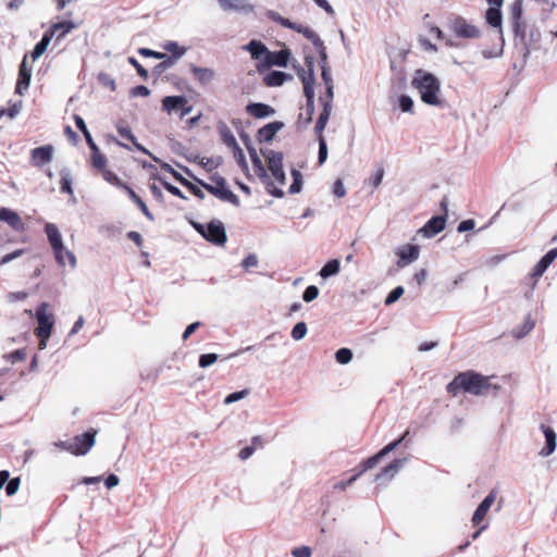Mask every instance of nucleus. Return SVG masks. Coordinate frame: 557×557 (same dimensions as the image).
I'll return each instance as SVG.
<instances>
[{"instance_id": "obj_1", "label": "nucleus", "mask_w": 557, "mask_h": 557, "mask_svg": "<svg viewBox=\"0 0 557 557\" xmlns=\"http://www.w3.org/2000/svg\"><path fill=\"white\" fill-rule=\"evenodd\" d=\"M499 389V385L491 383L490 376L474 370L459 372L446 386L447 393L453 396H457L461 391L475 396L485 395L492 391V395L496 396Z\"/></svg>"}, {"instance_id": "obj_2", "label": "nucleus", "mask_w": 557, "mask_h": 557, "mask_svg": "<svg viewBox=\"0 0 557 557\" xmlns=\"http://www.w3.org/2000/svg\"><path fill=\"white\" fill-rule=\"evenodd\" d=\"M411 85L419 91L420 98L424 103L434 107H444V101L438 97L441 83L434 74L418 69L414 72Z\"/></svg>"}, {"instance_id": "obj_3", "label": "nucleus", "mask_w": 557, "mask_h": 557, "mask_svg": "<svg viewBox=\"0 0 557 557\" xmlns=\"http://www.w3.org/2000/svg\"><path fill=\"white\" fill-rule=\"evenodd\" d=\"M447 27L457 38L475 39L481 36L480 28L473 24L468 23V21L461 15H453L449 17Z\"/></svg>"}, {"instance_id": "obj_4", "label": "nucleus", "mask_w": 557, "mask_h": 557, "mask_svg": "<svg viewBox=\"0 0 557 557\" xmlns=\"http://www.w3.org/2000/svg\"><path fill=\"white\" fill-rule=\"evenodd\" d=\"M49 304L41 302L36 309L37 327L35 330L37 337L50 338L54 318L52 313H48Z\"/></svg>"}, {"instance_id": "obj_5", "label": "nucleus", "mask_w": 557, "mask_h": 557, "mask_svg": "<svg viewBox=\"0 0 557 557\" xmlns=\"http://www.w3.org/2000/svg\"><path fill=\"white\" fill-rule=\"evenodd\" d=\"M556 258H557V247L548 250L532 268L530 277L533 280V282L531 284L530 290L524 294V296L527 298L532 297L533 290L537 284V280L546 272V270L555 261Z\"/></svg>"}, {"instance_id": "obj_6", "label": "nucleus", "mask_w": 557, "mask_h": 557, "mask_svg": "<svg viewBox=\"0 0 557 557\" xmlns=\"http://www.w3.org/2000/svg\"><path fill=\"white\" fill-rule=\"evenodd\" d=\"M409 53V49H400L391 58L392 79H397L399 87L406 86L407 83L406 62Z\"/></svg>"}, {"instance_id": "obj_7", "label": "nucleus", "mask_w": 557, "mask_h": 557, "mask_svg": "<svg viewBox=\"0 0 557 557\" xmlns=\"http://www.w3.org/2000/svg\"><path fill=\"white\" fill-rule=\"evenodd\" d=\"M289 58L290 50L288 48H283L278 51H270L268 49V53L265 54L263 62L257 65V70L261 73L272 66L286 67L288 65Z\"/></svg>"}, {"instance_id": "obj_8", "label": "nucleus", "mask_w": 557, "mask_h": 557, "mask_svg": "<svg viewBox=\"0 0 557 557\" xmlns=\"http://www.w3.org/2000/svg\"><path fill=\"white\" fill-rule=\"evenodd\" d=\"M203 238L212 245L224 246L227 240V234L224 224L220 220H211L206 225Z\"/></svg>"}, {"instance_id": "obj_9", "label": "nucleus", "mask_w": 557, "mask_h": 557, "mask_svg": "<svg viewBox=\"0 0 557 557\" xmlns=\"http://www.w3.org/2000/svg\"><path fill=\"white\" fill-rule=\"evenodd\" d=\"M162 110L168 113L180 111V117L183 119L191 112L193 107L185 96H166L162 99Z\"/></svg>"}, {"instance_id": "obj_10", "label": "nucleus", "mask_w": 557, "mask_h": 557, "mask_svg": "<svg viewBox=\"0 0 557 557\" xmlns=\"http://www.w3.org/2000/svg\"><path fill=\"white\" fill-rule=\"evenodd\" d=\"M96 434L97 431L90 429L72 438V444L75 447V456H84L91 449L96 443Z\"/></svg>"}, {"instance_id": "obj_11", "label": "nucleus", "mask_w": 557, "mask_h": 557, "mask_svg": "<svg viewBox=\"0 0 557 557\" xmlns=\"http://www.w3.org/2000/svg\"><path fill=\"white\" fill-rule=\"evenodd\" d=\"M490 4V8L485 12V20L486 23L497 28V34L499 35V32L503 33L502 24H503V13H502V7L504 3V0H486Z\"/></svg>"}, {"instance_id": "obj_12", "label": "nucleus", "mask_w": 557, "mask_h": 557, "mask_svg": "<svg viewBox=\"0 0 557 557\" xmlns=\"http://www.w3.org/2000/svg\"><path fill=\"white\" fill-rule=\"evenodd\" d=\"M199 186L222 201L230 202L235 207L240 206V200L238 196L234 194L227 186L223 188H216L207 182H199Z\"/></svg>"}, {"instance_id": "obj_13", "label": "nucleus", "mask_w": 557, "mask_h": 557, "mask_svg": "<svg viewBox=\"0 0 557 557\" xmlns=\"http://www.w3.org/2000/svg\"><path fill=\"white\" fill-rule=\"evenodd\" d=\"M45 233L47 235L48 242L53 250L54 258L57 262H61V248L63 245L62 235L58 228V226L53 223L45 224Z\"/></svg>"}, {"instance_id": "obj_14", "label": "nucleus", "mask_w": 557, "mask_h": 557, "mask_svg": "<svg viewBox=\"0 0 557 557\" xmlns=\"http://www.w3.org/2000/svg\"><path fill=\"white\" fill-rule=\"evenodd\" d=\"M285 124L282 121L270 122L257 131L256 139L259 144H270L275 135L283 129Z\"/></svg>"}, {"instance_id": "obj_15", "label": "nucleus", "mask_w": 557, "mask_h": 557, "mask_svg": "<svg viewBox=\"0 0 557 557\" xmlns=\"http://www.w3.org/2000/svg\"><path fill=\"white\" fill-rule=\"evenodd\" d=\"M420 248L418 245L408 244L399 247L396 250L398 256L397 267L405 268L408 264L414 262L419 258Z\"/></svg>"}, {"instance_id": "obj_16", "label": "nucleus", "mask_w": 557, "mask_h": 557, "mask_svg": "<svg viewBox=\"0 0 557 557\" xmlns=\"http://www.w3.org/2000/svg\"><path fill=\"white\" fill-rule=\"evenodd\" d=\"M496 490L493 488L490 491V493L483 498V500L478 505L476 509L473 512L471 522L474 527L480 525V523L485 518L487 511L490 510L491 506L494 504L496 499Z\"/></svg>"}, {"instance_id": "obj_17", "label": "nucleus", "mask_w": 557, "mask_h": 557, "mask_svg": "<svg viewBox=\"0 0 557 557\" xmlns=\"http://www.w3.org/2000/svg\"><path fill=\"white\" fill-rule=\"evenodd\" d=\"M53 158V147L45 145L34 148L30 151V163L36 168H41L51 162Z\"/></svg>"}, {"instance_id": "obj_18", "label": "nucleus", "mask_w": 557, "mask_h": 557, "mask_svg": "<svg viewBox=\"0 0 557 557\" xmlns=\"http://www.w3.org/2000/svg\"><path fill=\"white\" fill-rule=\"evenodd\" d=\"M446 225L445 215L432 216L419 231L424 237L432 238L441 233Z\"/></svg>"}, {"instance_id": "obj_19", "label": "nucleus", "mask_w": 557, "mask_h": 557, "mask_svg": "<svg viewBox=\"0 0 557 557\" xmlns=\"http://www.w3.org/2000/svg\"><path fill=\"white\" fill-rule=\"evenodd\" d=\"M245 110L247 114L259 120L273 116L276 113L272 106L263 102H249Z\"/></svg>"}, {"instance_id": "obj_20", "label": "nucleus", "mask_w": 557, "mask_h": 557, "mask_svg": "<svg viewBox=\"0 0 557 557\" xmlns=\"http://www.w3.org/2000/svg\"><path fill=\"white\" fill-rule=\"evenodd\" d=\"M32 79V69L27 66L26 55L24 57L18 69V77L15 86V94L24 95L25 90L29 87Z\"/></svg>"}, {"instance_id": "obj_21", "label": "nucleus", "mask_w": 557, "mask_h": 557, "mask_svg": "<svg viewBox=\"0 0 557 557\" xmlns=\"http://www.w3.org/2000/svg\"><path fill=\"white\" fill-rule=\"evenodd\" d=\"M541 430L543 431L545 437V446L540 450V456L548 457L552 455L557 446V435L553 428L541 424Z\"/></svg>"}, {"instance_id": "obj_22", "label": "nucleus", "mask_w": 557, "mask_h": 557, "mask_svg": "<svg viewBox=\"0 0 557 557\" xmlns=\"http://www.w3.org/2000/svg\"><path fill=\"white\" fill-rule=\"evenodd\" d=\"M0 221L8 223L16 232L25 230V224L21 216L9 208L0 207Z\"/></svg>"}, {"instance_id": "obj_23", "label": "nucleus", "mask_w": 557, "mask_h": 557, "mask_svg": "<svg viewBox=\"0 0 557 557\" xmlns=\"http://www.w3.org/2000/svg\"><path fill=\"white\" fill-rule=\"evenodd\" d=\"M299 72V78L304 85L306 101H314L315 75L312 73H306L305 69H300Z\"/></svg>"}, {"instance_id": "obj_24", "label": "nucleus", "mask_w": 557, "mask_h": 557, "mask_svg": "<svg viewBox=\"0 0 557 557\" xmlns=\"http://www.w3.org/2000/svg\"><path fill=\"white\" fill-rule=\"evenodd\" d=\"M293 76L286 72L272 70L265 74L263 77V83L268 87H278L282 86L285 82L292 81Z\"/></svg>"}, {"instance_id": "obj_25", "label": "nucleus", "mask_w": 557, "mask_h": 557, "mask_svg": "<svg viewBox=\"0 0 557 557\" xmlns=\"http://www.w3.org/2000/svg\"><path fill=\"white\" fill-rule=\"evenodd\" d=\"M523 16V0H515L509 7V23L511 28L519 29Z\"/></svg>"}, {"instance_id": "obj_26", "label": "nucleus", "mask_w": 557, "mask_h": 557, "mask_svg": "<svg viewBox=\"0 0 557 557\" xmlns=\"http://www.w3.org/2000/svg\"><path fill=\"white\" fill-rule=\"evenodd\" d=\"M331 112H332V104H330L329 102H324L322 111L320 112L318 120L315 122V125H314V134H315L317 138L324 137L323 132H324L325 126L331 116Z\"/></svg>"}, {"instance_id": "obj_27", "label": "nucleus", "mask_w": 557, "mask_h": 557, "mask_svg": "<svg viewBox=\"0 0 557 557\" xmlns=\"http://www.w3.org/2000/svg\"><path fill=\"white\" fill-rule=\"evenodd\" d=\"M189 69L190 72L194 74L195 78L202 86L210 84L215 77V73L212 69L200 67L195 64H190Z\"/></svg>"}, {"instance_id": "obj_28", "label": "nucleus", "mask_w": 557, "mask_h": 557, "mask_svg": "<svg viewBox=\"0 0 557 557\" xmlns=\"http://www.w3.org/2000/svg\"><path fill=\"white\" fill-rule=\"evenodd\" d=\"M308 40H310L312 42V45L314 46L318 54H319V66L322 67V66H330L329 65V62H327V52H326V47L323 42V40L320 38V36L313 32L310 36V38H308Z\"/></svg>"}, {"instance_id": "obj_29", "label": "nucleus", "mask_w": 557, "mask_h": 557, "mask_svg": "<svg viewBox=\"0 0 557 557\" xmlns=\"http://www.w3.org/2000/svg\"><path fill=\"white\" fill-rule=\"evenodd\" d=\"M245 48L250 53L251 58L258 60L260 63L263 62L268 53V47L256 39L250 40Z\"/></svg>"}, {"instance_id": "obj_30", "label": "nucleus", "mask_w": 557, "mask_h": 557, "mask_svg": "<svg viewBox=\"0 0 557 557\" xmlns=\"http://www.w3.org/2000/svg\"><path fill=\"white\" fill-rule=\"evenodd\" d=\"M124 190L128 195V197L137 205L138 209L143 212V214L149 220L154 221V215L151 213L146 202L139 197L136 191L127 185Z\"/></svg>"}, {"instance_id": "obj_31", "label": "nucleus", "mask_w": 557, "mask_h": 557, "mask_svg": "<svg viewBox=\"0 0 557 557\" xmlns=\"http://www.w3.org/2000/svg\"><path fill=\"white\" fill-rule=\"evenodd\" d=\"M218 132L220 134V137L222 141L231 149L236 148V146H239L234 134L230 129V127L225 124V122L220 121L218 123Z\"/></svg>"}, {"instance_id": "obj_32", "label": "nucleus", "mask_w": 557, "mask_h": 557, "mask_svg": "<svg viewBox=\"0 0 557 557\" xmlns=\"http://www.w3.org/2000/svg\"><path fill=\"white\" fill-rule=\"evenodd\" d=\"M540 41H541L540 29L535 25L529 26L528 48H525V52H523V59H527L533 49L539 48Z\"/></svg>"}, {"instance_id": "obj_33", "label": "nucleus", "mask_w": 557, "mask_h": 557, "mask_svg": "<svg viewBox=\"0 0 557 557\" xmlns=\"http://www.w3.org/2000/svg\"><path fill=\"white\" fill-rule=\"evenodd\" d=\"M406 459H394L391 463L385 466L376 475L375 480H380L382 478L392 479L403 467Z\"/></svg>"}, {"instance_id": "obj_34", "label": "nucleus", "mask_w": 557, "mask_h": 557, "mask_svg": "<svg viewBox=\"0 0 557 557\" xmlns=\"http://www.w3.org/2000/svg\"><path fill=\"white\" fill-rule=\"evenodd\" d=\"M528 32H529V25H527L524 22L520 23L519 29L516 30L512 28V33L516 40V46L521 47V52H525V48H528Z\"/></svg>"}, {"instance_id": "obj_35", "label": "nucleus", "mask_w": 557, "mask_h": 557, "mask_svg": "<svg viewBox=\"0 0 557 557\" xmlns=\"http://www.w3.org/2000/svg\"><path fill=\"white\" fill-rule=\"evenodd\" d=\"M341 271V262L338 259H331L329 260L319 271V275L322 278H329L331 276H334L338 274Z\"/></svg>"}, {"instance_id": "obj_36", "label": "nucleus", "mask_w": 557, "mask_h": 557, "mask_svg": "<svg viewBox=\"0 0 557 557\" xmlns=\"http://www.w3.org/2000/svg\"><path fill=\"white\" fill-rule=\"evenodd\" d=\"M57 35V40H62L76 25L72 21H61L50 26Z\"/></svg>"}, {"instance_id": "obj_37", "label": "nucleus", "mask_w": 557, "mask_h": 557, "mask_svg": "<svg viewBox=\"0 0 557 557\" xmlns=\"http://www.w3.org/2000/svg\"><path fill=\"white\" fill-rule=\"evenodd\" d=\"M162 61L154 65L151 70V74L154 79H158L168 69L173 66L176 62V57H169L165 53V58L161 59Z\"/></svg>"}, {"instance_id": "obj_38", "label": "nucleus", "mask_w": 557, "mask_h": 557, "mask_svg": "<svg viewBox=\"0 0 557 557\" xmlns=\"http://www.w3.org/2000/svg\"><path fill=\"white\" fill-rule=\"evenodd\" d=\"M281 26L302 34L307 39L310 38L311 34L314 32L308 26H304L302 24H298L296 22L290 21L289 18L283 17L280 23Z\"/></svg>"}, {"instance_id": "obj_39", "label": "nucleus", "mask_w": 557, "mask_h": 557, "mask_svg": "<svg viewBox=\"0 0 557 557\" xmlns=\"http://www.w3.org/2000/svg\"><path fill=\"white\" fill-rule=\"evenodd\" d=\"M269 169H270L273 177L275 178V181L280 185H284L286 182V176H285V172L283 169V159H277L273 162H270Z\"/></svg>"}, {"instance_id": "obj_40", "label": "nucleus", "mask_w": 557, "mask_h": 557, "mask_svg": "<svg viewBox=\"0 0 557 557\" xmlns=\"http://www.w3.org/2000/svg\"><path fill=\"white\" fill-rule=\"evenodd\" d=\"M194 160L197 161L207 172H212L223 163V158L221 156L214 158H200L197 156Z\"/></svg>"}, {"instance_id": "obj_41", "label": "nucleus", "mask_w": 557, "mask_h": 557, "mask_svg": "<svg viewBox=\"0 0 557 557\" xmlns=\"http://www.w3.org/2000/svg\"><path fill=\"white\" fill-rule=\"evenodd\" d=\"M61 180H60V191L63 194L73 195V187H72V176L69 169H62L60 171Z\"/></svg>"}, {"instance_id": "obj_42", "label": "nucleus", "mask_w": 557, "mask_h": 557, "mask_svg": "<svg viewBox=\"0 0 557 557\" xmlns=\"http://www.w3.org/2000/svg\"><path fill=\"white\" fill-rule=\"evenodd\" d=\"M234 159L236 160L238 166L240 170L246 174L247 178H251V175L249 174V166L248 162L246 160V156L243 151V149L239 146H236V148L232 149Z\"/></svg>"}, {"instance_id": "obj_43", "label": "nucleus", "mask_w": 557, "mask_h": 557, "mask_svg": "<svg viewBox=\"0 0 557 557\" xmlns=\"http://www.w3.org/2000/svg\"><path fill=\"white\" fill-rule=\"evenodd\" d=\"M534 326L535 323L532 321L531 317L528 315L520 326L512 330V335L518 339L523 338L534 329Z\"/></svg>"}, {"instance_id": "obj_44", "label": "nucleus", "mask_w": 557, "mask_h": 557, "mask_svg": "<svg viewBox=\"0 0 557 557\" xmlns=\"http://www.w3.org/2000/svg\"><path fill=\"white\" fill-rule=\"evenodd\" d=\"M101 173H102L103 180L107 181L108 183L112 184L113 186L121 188L123 190L127 186V184L122 182L120 180V177L111 170H108L107 168H104L103 170H101Z\"/></svg>"}, {"instance_id": "obj_45", "label": "nucleus", "mask_w": 557, "mask_h": 557, "mask_svg": "<svg viewBox=\"0 0 557 557\" xmlns=\"http://www.w3.org/2000/svg\"><path fill=\"white\" fill-rule=\"evenodd\" d=\"M163 49L171 52V55L170 57H176V61L182 58L185 52H186V48L185 47H181L178 45V42L176 41H168L163 45Z\"/></svg>"}, {"instance_id": "obj_46", "label": "nucleus", "mask_w": 557, "mask_h": 557, "mask_svg": "<svg viewBox=\"0 0 557 557\" xmlns=\"http://www.w3.org/2000/svg\"><path fill=\"white\" fill-rule=\"evenodd\" d=\"M253 171L256 175L259 177V180L262 183H267L269 181L270 175L268 174L262 160L260 158L256 159L255 161H251Z\"/></svg>"}, {"instance_id": "obj_47", "label": "nucleus", "mask_w": 557, "mask_h": 557, "mask_svg": "<svg viewBox=\"0 0 557 557\" xmlns=\"http://www.w3.org/2000/svg\"><path fill=\"white\" fill-rule=\"evenodd\" d=\"M354 354L351 349L343 347L336 350L335 360L339 364H347L352 360Z\"/></svg>"}, {"instance_id": "obj_48", "label": "nucleus", "mask_w": 557, "mask_h": 557, "mask_svg": "<svg viewBox=\"0 0 557 557\" xmlns=\"http://www.w3.org/2000/svg\"><path fill=\"white\" fill-rule=\"evenodd\" d=\"M180 184L182 186H184L185 188H187L195 197H197L198 199H205L206 195L205 193L202 191V189L196 185V184H193L190 181H188L186 177L184 180H181L180 178Z\"/></svg>"}, {"instance_id": "obj_49", "label": "nucleus", "mask_w": 557, "mask_h": 557, "mask_svg": "<svg viewBox=\"0 0 557 557\" xmlns=\"http://www.w3.org/2000/svg\"><path fill=\"white\" fill-rule=\"evenodd\" d=\"M60 257H61V262H57L59 265L64 267L65 258H66L70 267L72 269L76 268L77 261H76L75 255L72 251H70L69 249H66L64 247V245H62Z\"/></svg>"}, {"instance_id": "obj_50", "label": "nucleus", "mask_w": 557, "mask_h": 557, "mask_svg": "<svg viewBox=\"0 0 557 557\" xmlns=\"http://www.w3.org/2000/svg\"><path fill=\"white\" fill-rule=\"evenodd\" d=\"M307 332H308V327H307L306 322L300 321V322H297L294 325V327L292 329L290 336L295 341H300L306 336Z\"/></svg>"}, {"instance_id": "obj_51", "label": "nucleus", "mask_w": 557, "mask_h": 557, "mask_svg": "<svg viewBox=\"0 0 557 557\" xmlns=\"http://www.w3.org/2000/svg\"><path fill=\"white\" fill-rule=\"evenodd\" d=\"M382 458H383V456L381 455L380 451H377L373 456L367 458L366 460L362 461L361 469L358 471V473H360V475H361L367 470L372 469L374 466H376L379 463V461Z\"/></svg>"}, {"instance_id": "obj_52", "label": "nucleus", "mask_w": 557, "mask_h": 557, "mask_svg": "<svg viewBox=\"0 0 557 557\" xmlns=\"http://www.w3.org/2000/svg\"><path fill=\"white\" fill-rule=\"evenodd\" d=\"M151 159L153 161H156L157 163L160 164L161 169L164 170L165 172L170 173L173 178L180 183V178L181 180H184L185 177L180 173L177 172L176 170H174L169 163L166 162H163L161 159H159L158 157L156 156H151Z\"/></svg>"}, {"instance_id": "obj_53", "label": "nucleus", "mask_w": 557, "mask_h": 557, "mask_svg": "<svg viewBox=\"0 0 557 557\" xmlns=\"http://www.w3.org/2000/svg\"><path fill=\"white\" fill-rule=\"evenodd\" d=\"M404 293H405V288L403 286H400V285L396 286L386 296V298L384 300V305L391 306V305L395 304L404 295Z\"/></svg>"}, {"instance_id": "obj_54", "label": "nucleus", "mask_w": 557, "mask_h": 557, "mask_svg": "<svg viewBox=\"0 0 557 557\" xmlns=\"http://www.w3.org/2000/svg\"><path fill=\"white\" fill-rule=\"evenodd\" d=\"M498 39L500 41L499 49L497 51L483 50L482 51V55H483L484 59H493V58H498V57L503 55V53H504V46H505V39H504V36H503L502 32H499Z\"/></svg>"}, {"instance_id": "obj_55", "label": "nucleus", "mask_w": 557, "mask_h": 557, "mask_svg": "<svg viewBox=\"0 0 557 557\" xmlns=\"http://www.w3.org/2000/svg\"><path fill=\"white\" fill-rule=\"evenodd\" d=\"M97 79L102 86L109 88L110 90L114 91L116 89L115 81L111 75L104 72H100L97 76Z\"/></svg>"}, {"instance_id": "obj_56", "label": "nucleus", "mask_w": 557, "mask_h": 557, "mask_svg": "<svg viewBox=\"0 0 557 557\" xmlns=\"http://www.w3.org/2000/svg\"><path fill=\"white\" fill-rule=\"evenodd\" d=\"M319 143L318 164L322 165L327 159V144L324 137L317 138Z\"/></svg>"}, {"instance_id": "obj_57", "label": "nucleus", "mask_w": 557, "mask_h": 557, "mask_svg": "<svg viewBox=\"0 0 557 557\" xmlns=\"http://www.w3.org/2000/svg\"><path fill=\"white\" fill-rule=\"evenodd\" d=\"M219 359V356L214 352L202 354L199 356L198 364L200 368H208Z\"/></svg>"}, {"instance_id": "obj_58", "label": "nucleus", "mask_w": 557, "mask_h": 557, "mask_svg": "<svg viewBox=\"0 0 557 557\" xmlns=\"http://www.w3.org/2000/svg\"><path fill=\"white\" fill-rule=\"evenodd\" d=\"M128 63L135 67L137 74L144 79L147 81L149 77V72L138 62L135 57L127 58Z\"/></svg>"}, {"instance_id": "obj_59", "label": "nucleus", "mask_w": 557, "mask_h": 557, "mask_svg": "<svg viewBox=\"0 0 557 557\" xmlns=\"http://www.w3.org/2000/svg\"><path fill=\"white\" fill-rule=\"evenodd\" d=\"M248 394H249V389H246V388L242 389V391L233 392L224 398V404L230 405V404L236 403L240 399H244Z\"/></svg>"}, {"instance_id": "obj_60", "label": "nucleus", "mask_w": 557, "mask_h": 557, "mask_svg": "<svg viewBox=\"0 0 557 557\" xmlns=\"http://www.w3.org/2000/svg\"><path fill=\"white\" fill-rule=\"evenodd\" d=\"M4 358L12 363H15L17 361H23L26 359V349L21 348V349L13 350L12 352L4 355Z\"/></svg>"}, {"instance_id": "obj_61", "label": "nucleus", "mask_w": 557, "mask_h": 557, "mask_svg": "<svg viewBox=\"0 0 557 557\" xmlns=\"http://www.w3.org/2000/svg\"><path fill=\"white\" fill-rule=\"evenodd\" d=\"M319 288L315 285H309L302 293V299L306 302H311L319 296Z\"/></svg>"}, {"instance_id": "obj_62", "label": "nucleus", "mask_w": 557, "mask_h": 557, "mask_svg": "<svg viewBox=\"0 0 557 557\" xmlns=\"http://www.w3.org/2000/svg\"><path fill=\"white\" fill-rule=\"evenodd\" d=\"M21 484V479L18 476L9 479L5 485V493L8 496H12L17 493Z\"/></svg>"}, {"instance_id": "obj_63", "label": "nucleus", "mask_w": 557, "mask_h": 557, "mask_svg": "<svg viewBox=\"0 0 557 557\" xmlns=\"http://www.w3.org/2000/svg\"><path fill=\"white\" fill-rule=\"evenodd\" d=\"M260 152H261V154L265 158V160H267L268 164H269L270 162H273V161L277 160V159H284V156H283V153H282V152H280V151H274V150H272V149L261 148V149H260Z\"/></svg>"}, {"instance_id": "obj_64", "label": "nucleus", "mask_w": 557, "mask_h": 557, "mask_svg": "<svg viewBox=\"0 0 557 557\" xmlns=\"http://www.w3.org/2000/svg\"><path fill=\"white\" fill-rule=\"evenodd\" d=\"M398 104L403 112H411L413 109V100L408 95H401L398 99Z\"/></svg>"}]
</instances>
